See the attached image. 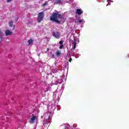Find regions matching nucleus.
<instances>
[{
  "instance_id": "4",
  "label": "nucleus",
  "mask_w": 129,
  "mask_h": 129,
  "mask_svg": "<svg viewBox=\"0 0 129 129\" xmlns=\"http://www.w3.org/2000/svg\"><path fill=\"white\" fill-rule=\"evenodd\" d=\"M79 43V39L78 38H75L74 40L72 41L73 46L74 47V49L76 48V44H78Z\"/></svg>"
},
{
  "instance_id": "13",
  "label": "nucleus",
  "mask_w": 129,
  "mask_h": 129,
  "mask_svg": "<svg viewBox=\"0 0 129 129\" xmlns=\"http://www.w3.org/2000/svg\"><path fill=\"white\" fill-rule=\"evenodd\" d=\"M13 24H14V22H13V21H10L9 22V26H10V27H13Z\"/></svg>"
},
{
  "instance_id": "23",
  "label": "nucleus",
  "mask_w": 129,
  "mask_h": 129,
  "mask_svg": "<svg viewBox=\"0 0 129 129\" xmlns=\"http://www.w3.org/2000/svg\"><path fill=\"white\" fill-rule=\"evenodd\" d=\"M71 61H72V58H70V60H69L70 62H71Z\"/></svg>"
},
{
  "instance_id": "9",
  "label": "nucleus",
  "mask_w": 129,
  "mask_h": 129,
  "mask_svg": "<svg viewBox=\"0 0 129 129\" xmlns=\"http://www.w3.org/2000/svg\"><path fill=\"white\" fill-rule=\"evenodd\" d=\"M6 36H8L9 35H12V32H11V31L10 30H7L6 31Z\"/></svg>"
},
{
  "instance_id": "16",
  "label": "nucleus",
  "mask_w": 129,
  "mask_h": 129,
  "mask_svg": "<svg viewBox=\"0 0 129 129\" xmlns=\"http://www.w3.org/2000/svg\"><path fill=\"white\" fill-rule=\"evenodd\" d=\"M78 23H82L83 22V20H80L78 21Z\"/></svg>"
},
{
  "instance_id": "25",
  "label": "nucleus",
  "mask_w": 129,
  "mask_h": 129,
  "mask_svg": "<svg viewBox=\"0 0 129 129\" xmlns=\"http://www.w3.org/2000/svg\"><path fill=\"white\" fill-rule=\"evenodd\" d=\"M58 3H60V0H57Z\"/></svg>"
},
{
  "instance_id": "22",
  "label": "nucleus",
  "mask_w": 129,
  "mask_h": 129,
  "mask_svg": "<svg viewBox=\"0 0 129 129\" xmlns=\"http://www.w3.org/2000/svg\"><path fill=\"white\" fill-rule=\"evenodd\" d=\"M0 36H2V31L0 30Z\"/></svg>"
},
{
  "instance_id": "26",
  "label": "nucleus",
  "mask_w": 129,
  "mask_h": 129,
  "mask_svg": "<svg viewBox=\"0 0 129 129\" xmlns=\"http://www.w3.org/2000/svg\"><path fill=\"white\" fill-rule=\"evenodd\" d=\"M108 5H109V4H107V5H106V7H108Z\"/></svg>"
},
{
  "instance_id": "28",
  "label": "nucleus",
  "mask_w": 129,
  "mask_h": 129,
  "mask_svg": "<svg viewBox=\"0 0 129 129\" xmlns=\"http://www.w3.org/2000/svg\"><path fill=\"white\" fill-rule=\"evenodd\" d=\"M55 79H57L56 78H55Z\"/></svg>"
},
{
  "instance_id": "17",
  "label": "nucleus",
  "mask_w": 129,
  "mask_h": 129,
  "mask_svg": "<svg viewBox=\"0 0 129 129\" xmlns=\"http://www.w3.org/2000/svg\"><path fill=\"white\" fill-rule=\"evenodd\" d=\"M63 47H64V46L63 45H60L59 49H62V48H63Z\"/></svg>"
},
{
  "instance_id": "1",
  "label": "nucleus",
  "mask_w": 129,
  "mask_h": 129,
  "mask_svg": "<svg viewBox=\"0 0 129 129\" xmlns=\"http://www.w3.org/2000/svg\"><path fill=\"white\" fill-rule=\"evenodd\" d=\"M43 117L44 119V125L46 127V128L47 127H49V125H50V123L51 122V112H48L45 113Z\"/></svg>"
},
{
  "instance_id": "20",
  "label": "nucleus",
  "mask_w": 129,
  "mask_h": 129,
  "mask_svg": "<svg viewBox=\"0 0 129 129\" xmlns=\"http://www.w3.org/2000/svg\"><path fill=\"white\" fill-rule=\"evenodd\" d=\"M76 126H77V124H74L73 125V127H76Z\"/></svg>"
},
{
  "instance_id": "8",
  "label": "nucleus",
  "mask_w": 129,
  "mask_h": 129,
  "mask_svg": "<svg viewBox=\"0 0 129 129\" xmlns=\"http://www.w3.org/2000/svg\"><path fill=\"white\" fill-rule=\"evenodd\" d=\"M53 84H55V85H58V83H61V81L60 80H58V81H56L55 82H53Z\"/></svg>"
},
{
  "instance_id": "21",
  "label": "nucleus",
  "mask_w": 129,
  "mask_h": 129,
  "mask_svg": "<svg viewBox=\"0 0 129 129\" xmlns=\"http://www.w3.org/2000/svg\"><path fill=\"white\" fill-rule=\"evenodd\" d=\"M7 3H11V2H12V0H7Z\"/></svg>"
},
{
  "instance_id": "19",
  "label": "nucleus",
  "mask_w": 129,
  "mask_h": 129,
  "mask_svg": "<svg viewBox=\"0 0 129 129\" xmlns=\"http://www.w3.org/2000/svg\"><path fill=\"white\" fill-rule=\"evenodd\" d=\"M59 44H60V45H62V44H63V41H59Z\"/></svg>"
},
{
  "instance_id": "15",
  "label": "nucleus",
  "mask_w": 129,
  "mask_h": 129,
  "mask_svg": "<svg viewBox=\"0 0 129 129\" xmlns=\"http://www.w3.org/2000/svg\"><path fill=\"white\" fill-rule=\"evenodd\" d=\"M47 5H48V4L47 3V2H46L45 3H44V4L43 5V7H46V6H47Z\"/></svg>"
},
{
  "instance_id": "24",
  "label": "nucleus",
  "mask_w": 129,
  "mask_h": 129,
  "mask_svg": "<svg viewBox=\"0 0 129 129\" xmlns=\"http://www.w3.org/2000/svg\"><path fill=\"white\" fill-rule=\"evenodd\" d=\"M109 2H110V0H107V3H109Z\"/></svg>"
},
{
  "instance_id": "14",
  "label": "nucleus",
  "mask_w": 129,
  "mask_h": 129,
  "mask_svg": "<svg viewBox=\"0 0 129 129\" xmlns=\"http://www.w3.org/2000/svg\"><path fill=\"white\" fill-rule=\"evenodd\" d=\"M50 57H51V58H54L55 57L54 54H53L52 52H50Z\"/></svg>"
},
{
  "instance_id": "7",
  "label": "nucleus",
  "mask_w": 129,
  "mask_h": 129,
  "mask_svg": "<svg viewBox=\"0 0 129 129\" xmlns=\"http://www.w3.org/2000/svg\"><path fill=\"white\" fill-rule=\"evenodd\" d=\"M76 13L77 15H81L82 14V10L81 9H77Z\"/></svg>"
},
{
  "instance_id": "6",
  "label": "nucleus",
  "mask_w": 129,
  "mask_h": 129,
  "mask_svg": "<svg viewBox=\"0 0 129 129\" xmlns=\"http://www.w3.org/2000/svg\"><path fill=\"white\" fill-rule=\"evenodd\" d=\"M52 36L54 37L56 39H59L60 38V33L57 32H53Z\"/></svg>"
},
{
  "instance_id": "29",
  "label": "nucleus",
  "mask_w": 129,
  "mask_h": 129,
  "mask_svg": "<svg viewBox=\"0 0 129 129\" xmlns=\"http://www.w3.org/2000/svg\"><path fill=\"white\" fill-rule=\"evenodd\" d=\"M46 91H45V92H46Z\"/></svg>"
},
{
  "instance_id": "3",
  "label": "nucleus",
  "mask_w": 129,
  "mask_h": 129,
  "mask_svg": "<svg viewBox=\"0 0 129 129\" xmlns=\"http://www.w3.org/2000/svg\"><path fill=\"white\" fill-rule=\"evenodd\" d=\"M43 19H44V12H41L39 13L37 21L38 23H41L42 21H43Z\"/></svg>"
},
{
  "instance_id": "18",
  "label": "nucleus",
  "mask_w": 129,
  "mask_h": 129,
  "mask_svg": "<svg viewBox=\"0 0 129 129\" xmlns=\"http://www.w3.org/2000/svg\"><path fill=\"white\" fill-rule=\"evenodd\" d=\"M3 41V37L2 36H0V43Z\"/></svg>"
},
{
  "instance_id": "12",
  "label": "nucleus",
  "mask_w": 129,
  "mask_h": 129,
  "mask_svg": "<svg viewBox=\"0 0 129 129\" xmlns=\"http://www.w3.org/2000/svg\"><path fill=\"white\" fill-rule=\"evenodd\" d=\"M56 56H60L61 55V51L58 50L56 52Z\"/></svg>"
},
{
  "instance_id": "2",
  "label": "nucleus",
  "mask_w": 129,
  "mask_h": 129,
  "mask_svg": "<svg viewBox=\"0 0 129 129\" xmlns=\"http://www.w3.org/2000/svg\"><path fill=\"white\" fill-rule=\"evenodd\" d=\"M58 19H62V15L59 14L58 12H55L53 13L50 17V21H52L55 23H60V21L58 20Z\"/></svg>"
},
{
  "instance_id": "5",
  "label": "nucleus",
  "mask_w": 129,
  "mask_h": 129,
  "mask_svg": "<svg viewBox=\"0 0 129 129\" xmlns=\"http://www.w3.org/2000/svg\"><path fill=\"white\" fill-rule=\"evenodd\" d=\"M30 123H35L37 121V117L35 116H33L30 120Z\"/></svg>"
},
{
  "instance_id": "10",
  "label": "nucleus",
  "mask_w": 129,
  "mask_h": 129,
  "mask_svg": "<svg viewBox=\"0 0 129 129\" xmlns=\"http://www.w3.org/2000/svg\"><path fill=\"white\" fill-rule=\"evenodd\" d=\"M66 129H70V125L69 124H64Z\"/></svg>"
},
{
  "instance_id": "11",
  "label": "nucleus",
  "mask_w": 129,
  "mask_h": 129,
  "mask_svg": "<svg viewBox=\"0 0 129 129\" xmlns=\"http://www.w3.org/2000/svg\"><path fill=\"white\" fill-rule=\"evenodd\" d=\"M29 45H33V40L30 39L28 40Z\"/></svg>"
},
{
  "instance_id": "27",
  "label": "nucleus",
  "mask_w": 129,
  "mask_h": 129,
  "mask_svg": "<svg viewBox=\"0 0 129 129\" xmlns=\"http://www.w3.org/2000/svg\"><path fill=\"white\" fill-rule=\"evenodd\" d=\"M110 2H111V3H113V1H111Z\"/></svg>"
},
{
  "instance_id": "30",
  "label": "nucleus",
  "mask_w": 129,
  "mask_h": 129,
  "mask_svg": "<svg viewBox=\"0 0 129 129\" xmlns=\"http://www.w3.org/2000/svg\"><path fill=\"white\" fill-rule=\"evenodd\" d=\"M103 1H104V0H103Z\"/></svg>"
}]
</instances>
